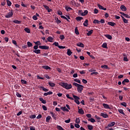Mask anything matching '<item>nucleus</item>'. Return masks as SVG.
<instances>
[{
    "label": "nucleus",
    "mask_w": 130,
    "mask_h": 130,
    "mask_svg": "<svg viewBox=\"0 0 130 130\" xmlns=\"http://www.w3.org/2000/svg\"><path fill=\"white\" fill-rule=\"evenodd\" d=\"M29 118H31V119H34V118H36V115H31L29 116Z\"/></svg>",
    "instance_id": "46"
},
{
    "label": "nucleus",
    "mask_w": 130,
    "mask_h": 130,
    "mask_svg": "<svg viewBox=\"0 0 130 130\" xmlns=\"http://www.w3.org/2000/svg\"><path fill=\"white\" fill-rule=\"evenodd\" d=\"M39 48L40 49H44L45 50H48V49H49V46L46 45L39 46Z\"/></svg>",
    "instance_id": "4"
},
{
    "label": "nucleus",
    "mask_w": 130,
    "mask_h": 130,
    "mask_svg": "<svg viewBox=\"0 0 130 130\" xmlns=\"http://www.w3.org/2000/svg\"><path fill=\"white\" fill-rule=\"evenodd\" d=\"M125 83H129V80L128 79H124V80L122 82V84L123 85H125Z\"/></svg>",
    "instance_id": "17"
},
{
    "label": "nucleus",
    "mask_w": 130,
    "mask_h": 130,
    "mask_svg": "<svg viewBox=\"0 0 130 130\" xmlns=\"http://www.w3.org/2000/svg\"><path fill=\"white\" fill-rule=\"evenodd\" d=\"M105 36L106 38H108V39H110V40L112 39V37L110 35H105Z\"/></svg>",
    "instance_id": "28"
},
{
    "label": "nucleus",
    "mask_w": 130,
    "mask_h": 130,
    "mask_svg": "<svg viewBox=\"0 0 130 130\" xmlns=\"http://www.w3.org/2000/svg\"><path fill=\"white\" fill-rule=\"evenodd\" d=\"M87 127H88V129H89V130L93 129V125H88Z\"/></svg>",
    "instance_id": "45"
},
{
    "label": "nucleus",
    "mask_w": 130,
    "mask_h": 130,
    "mask_svg": "<svg viewBox=\"0 0 130 130\" xmlns=\"http://www.w3.org/2000/svg\"><path fill=\"white\" fill-rule=\"evenodd\" d=\"M40 101L43 103V104H46V101L44 100L43 98H39Z\"/></svg>",
    "instance_id": "18"
},
{
    "label": "nucleus",
    "mask_w": 130,
    "mask_h": 130,
    "mask_svg": "<svg viewBox=\"0 0 130 130\" xmlns=\"http://www.w3.org/2000/svg\"><path fill=\"white\" fill-rule=\"evenodd\" d=\"M121 105H122V106H124V107H126V103L123 102L121 103Z\"/></svg>",
    "instance_id": "60"
},
{
    "label": "nucleus",
    "mask_w": 130,
    "mask_h": 130,
    "mask_svg": "<svg viewBox=\"0 0 130 130\" xmlns=\"http://www.w3.org/2000/svg\"><path fill=\"white\" fill-rule=\"evenodd\" d=\"M51 119H52L51 117L50 116H48L46 119V122H50Z\"/></svg>",
    "instance_id": "22"
},
{
    "label": "nucleus",
    "mask_w": 130,
    "mask_h": 130,
    "mask_svg": "<svg viewBox=\"0 0 130 130\" xmlns=\"http://www.w3.org/2000/svg\"><path fill=\"white\" fill-rule=\"evenodd\" d=\"M39 88L40 89H42V90H43V91H44V92H48V91H49V89H48L47 88H45L43 86H40Z\"/></svg>",
    "instance_id": "10"
},
{
    "label": "nucleus",
    "mask_w": 130,
    "mask_h": 130,
    "mask_svg": "<svg viewBox=\"0 0 130 130\" xmlns=\"http://www.w3.org/2000/svg\"><path fill=\"white\" fill-rule=\"evenodd\" d=\"M52 94H53V92H52V91H49L47 92H45L44 93V96H48V95H52Z\"/></svg>",
    "instance_id": "16"
},
{
    "label": "nucleus",
    "mask_w": 130,
    "mask_h": 130,
    "mask_svg": "<svg viewBox=\"0 0 130 130\" xmlns=\"http://www.w3.org/2000/svg\"><path fill=\"white\" fill-rule=\"evenodd\" d=\"M61 18L62 19H64L65 20H67V21H68V22H70V20L69 19H68V18H67V17L63 16V15H61Z\"/></svg>",
    "instance_id": "43"
},
{
    "label": "nucleus",
    "mask_w": 130,
    "mask_h": 130,
    "mask_svg": "<svg viewBox=\"0 0 130 130\" xmlns=\"http://www.w3.org/2000/svg\"><path fill=\"white\" fill-rule=\"evenodd\" d=\"M24 31L26 32V33H31V30L27 27L24 28Z\"/></svg>",
    "instance_id": "34"
},
{
    "label": "nucleus",
    "mask_w": 130,
    "mask_h": 130,
    "mask_svg": "<svg viewBox=\"0 0 130 130\" xmlns=\"http://www.w3.org/2000/svg\"><path fill=\"white\" fill-rule=\"evenodd\" d=\"M16 95L17 96V97H18V98H21V97H22V95H21V94H20V93L19 92H16Z\"/></svg>",
    "instance_id": "48"
},
{
    "label": "nucleus",
    "mask_w": 130,
    "mask_h": 130,
    "mask_svg": "<svg viewBox=\"0 0 130 130\" xmlns=\"http://www.w3.org/2000/svg\"><path fill=\"white\" fill-rule=\"evenodd\" d=\"M42 108L45 111H46V110H47V108L45 105L42 106Z\"/></svg>",
    "instance_id": "56"
},
{
    "label": "nucleus",
    "mask_w": 130,
    "mask_h": 130,
    "mask_svg": "<svg viewBox=\"0 0 130 130\" xmlns=\"http://www.w3.org/2000/svg\"><path fill=\"white\" fill-rule=\"evenodd\" d=\"M53 45H55V46H57L58 47L59 46V45L58 44V42H55L53 43Z\"/></svg>",
    "instance_id": "47"
},
{
    "label": "nucleus",
    "mask_w": 130,
    "mask_h": 130,
    "mask_svg": "<svg viewBox=\"0 0 130 130\" xmlns=\"http://www.w3.org/2000/svg\"><path fill=\"white\" fill-rule=\"evenodd\" d=\"M103 106L105 109H111V108H110V107H109V105L107 104H103Z\"/></svg>",
    "instance_id": "8"
},
{
    "label": "nucleus",
    "mask_w": 130,
    "mask_h": 130,
    "mask_svg": "<svg viewBox=\"0 0 130 130\" xmlns=\"http://www.w3.org/2000/svg\"><path fill=\"white\" fill-rule=\"evenodd\" d=\"M82 82L83 83V84H87L88 82L85 79H82Z\"/></svg>",
    "instance_id": "63"
},
{
    "label": "nucleus",
    "mask_w": 130,
    "mask_h": 130,
    "mask_svg": "<svg viewBox=\"0 0 130 130\" xmlns=\"http://www.w3.org/2000/svg\"><path fill=\"white\" fill-rule=\"evenodd\" d=\"M27 47L28 48L32 47V46H33V44H32V43H31L30 42H27Z\"/></svg>",
    "instance_id": "26"
},
{
    "label": "nucleus",
    "mask_w": 130,
    "mask_h": 130,
    "mask_svg": "<svg viewBox=\"0 0 130 130\" xmlns=\"http://www.w3.org/2000/svg\"><path fill=\"white\" fill-rule=\"evenodd\" d=\"M74 82H76L77 83H78V84H82V82H81V80L78 79H75Z\"/></svg>",
    "instance_id": "42"
},
{
    "label": "nucleus",
    "mask_w": 130,
    "mask_h": 130,
    "mask_svg": "<svg viewBox=\"0 0 130 130\" xmlns=\"http://www.w3.org/2000/svg\"><path fill=\"white\" fill-rule=\"evenodd\" d=\"M83 13V10H79L78 11V14H80L81 16H84Z\"/></svg>",
    "instance_id": "52"
},
{
    "label": "nucleus",
    "mask_w": 130,
    "mask_h": 130,
    "mask_svg": "<svg viewBox=\"0 0 130 130\" xmlns=\"http://www.w3.org/2000/svg\"><path fill=\"white\" fill-rule=\"evenodd\" d=\"M50 114L51 115L52 117H53V118L56 120V117H55V114H54L52 112H50Z\"/></svg>",
    "instance_id": "30"
},
{
    "label": "nucleus",
    "mask_w": 130,
    "mask_h": 130,
    "mask_svg": "<svg viewBox=\"0 0 130 130\" xmlns=\"http://www.w3.org/2000/svg\"><path fill=\"white\" fill-rule=\"evenodd\" d=\"M13 16V12L10 11L9 12L7 15H5V18H11Z\"/></svg>",
    "instance_id": "6"
},
{
    "label": "nucleus",
    "mask_w": 130,
    "mask_h": 130,
    "mask_svg": "<svg viewBox=\"0 0 130 130\" xmlns=\"http://www.w3.org/2000/svg\"><path fill=\"white\" fill-rule=\"evenodd\" d=\"M34 43H35V44H36V45H38V46L39 45H41V43L39 41L35 42H34Z\"/></svg>",
    "instance_id": "41"
},
{
    "label": "nucleus",
    "mask_w": 130,
    "mask_h": 130,
    "mask_svg": "<svg viewBox=\"0 0 130 130\" xmlns=\"http://www.w3.org/2000/svg\"><path fill=\"white\" fill-rule=\"evenodd\" d=\"M102 69H105L106 70H108V66L107 65H102L101 66Z\"/></svg>",
    "instance_id": "40"
},
{
    "label": "nucleus",
    "mask_w": 130,
    "mask_h": 130,
    "mask_svg": "<svg viewBox=\"0 0 130 130\" xmlns=\"http://www.w3.org/2000/svg\"><path fill=\"white\" fill-rule=\"evenodd\" d=\"M102 47H103V48H108V47H107V43H104L102 45Z\"/></svg>",
    "instance_id": "31"
},
{
    "label": "nucleus",
    "mask_w": 130,
    "mask_h": 130,
    "mask_svg": "<svg viewBox=\"0 0 130 130\" xmlns=\"http://www.w3.org/2000/svg\"><path fill=\"white\" fill-rule=\"evenodd\" d=\"M93 23L94 24H100V21H99L97 19H94L93 21Z\"/></svg>",
    "instance_id": "36"
},
{
    "label": "nucleus",
    "mask_w": 130,
    "mask_h": 130,
    "mask_svg": "<svg viewBox=\"0 0 130 130\" xmlns=\"http://www.w3.org/2000/svg\"><path fill=\"white\" fill-rule=\"evenodd\" d=\"M101 116H102L104 118H108L109 116L107 114H105L104 113H102L100 114Z\"/></svg>",
    "instance_id": "7"
},
{
    "label": "nucleus",
    "mask_w": 130,
    "mask_h": 130,
    "mask_svg": "<svg viewBox=\"0 0 130 130\" xmlns=\"http://www.w3.org/2000/svg\"><path fill=\"white\" fill-rule=\"evenodd\" d=\"M7 3L8 7H11L12 6V2H11V1L7 0Z\"/></svg>",
    "instance_id": "44"
},
{
    "label": "nucleus",
    "mask_w": 130,
    "mask_h": 130,
    "mask_svg": "<svg viewBox=\"0 0 130 130\" xmlns=\"http://www.w3.org/2000/svg\"><path fill=\"white\" fill-rule=\"evenodd\" d=\"M13 22L15 24H21V21L19 20H14Z\"/></svg>",
    "instance_id": "50"
},
{
    "label": "nucleus",
    "mask_w": 130,
    "mask_h": 130,
    "mask_svg": "<svg viewBox=\"0 0 130 130\" xmlns=\"http://www.w3.org/2000/svg\"><path fill=\"white\" fill-rule=\"evenodd\" d=\"M121 17L122 18L124 23H125V24H127V23H128V20L124 18V17H123L122 15H121Z\"/></svg>",
    "instance_id": "11"
},
{
    "label": "nucleus",
    "mask_w": 130,
    "mask_h": 130,
    "mask_svg": "<svg viewBox=\"0 0 130 130\" xmlns=\"http://www.w3.org/2000/svg\"><path fill=\"white\" fill-rule=\"evenodd\" d=\"M66 96H67L68 98H69V99H70L71 100H74V98H73L72 97H70V94H67L66 95Z\"/></svg>",
    "instance_id": "51"
},
{
    "label": "nucleus",
    "mask_w": 130,
    "mask_h": 130,
    "mask_svg": "<svg viewBox=\"0 0 130 130\" xmlns=\"http://www.w3.org/2000/svg\"><path fill=\"white\" fill-rule=\"evenodd\" d=\"M88 22H89L88 19H86L85 21H84V22L83 23V26H84V27H87V26L88 25Z\"/></svg>",
    "instance_id": "23"
},
{
    "label": "nucleus",
    "mask_w": 130,
    "mask_h": 130,
    "mask_svg": "<svg viewBox=\"0 0 130 130\" xmlns=\"http://www.w3.org/2000/svg\"><path fill=\"white\" fill-rule=\"evenodd\" d=\"M14 88H15V89H20V86L16 84L14 85Z\"/></svg>",
    "instance_id": "62"
},
{
    "label": "nucleus",
    "mask_w": 130,
    "mask_h": 130,
    "mask_svg": "<svg viewBox=\"0 0 130 130\" xmlns=\"http://www.w3.org/2000/svg\"><path fill=\"white\" fill-rule=\"evenodd\" d=\"M33 52L36 53V54H39L41 53V51L40 49L34 50Z\"/></svg>",
    "instance_id": "13"
},
{
    "label": "nucleus",
    "mask_w": 130,
    "mask_h": 130,
    "mask_svg": "<svg viewBox=\"0 0 130 130\" xmlns=\"http://www.w3.org/2000/svg\"><path fill=\"white\" fill-rule=\"evenodd\" d=\"M47 40L49 42H53V38L51 36L48 37Z\"/></svg>",
    "instance_id": "19"
},
{
    "label": "nucleus",
    "mask_w": 130,
    "mask_h": 130,
    "mask_svg": "<svg viewBox=\"0 0 130 130\" xmlns=\"http://www.w3.org/2000/svg\"><path fill=\"white\" fill-rule=\"evenodd\" d=\"M64 122H66V123H70V122H71V119L69 118L68 120H66L64 121Z\"/></svg>",
    "instance_id": "54"
},
{
    "label": "nucleus",
    "mask_w": 130,
    "mask_h": 130,
    "mask_svg": "<svg viewBox=\"0 0 130 130\" xmlns=\"http://www.w3.org/2000/svg\"><path fill=\"white\" fill-rule=\"evenodd\" d=\"M118 111L119 113H121V114H123V115H125V114H124V113L123 112V110L118 109Z\"/></svg>",
    "instance_id": "33"
},
{
    "label": "nucleus",
    "mask_w": 130,
    "mask_h": 130,
    "mask_svg": "<svg viewBox=\"0 0 130 130\" xmlns=\"http://www.w3.org/2000/svg\"><path fill=\"white\" fill-rule=\"evenodd\" d=\"M75 33L76 34V35H79L80 32H79V30H78V27H76L75 29Z\"/></svg>",
    "instance_id": "27"
},
{
    "label": "nucleus",
    "mask_w": 130,
    "mask_h": 130,
    "mask_svg": "<svg viewBox=\"0 0 130 130\" xmlns=\"http://www.w3.org/2000/svg\"><path fill=\"white\" fill-rule=\"evenodd\" d=\"M83 16H86V15H88V10H85L83 13Z\"/></svg>",
    "instance_id": "53"
},
{
    "label": "nucleus",
    "mask_w": 130,
    "mask_h": 130,
    "mask_svg": "<svg viewBox=\"0 0 130 130\" xmlns=\"http://www.w3.org/2000/svg\"><path fill=\"white\" fill-rule=\"evenodd\" d=\"M60 110H62V111H67V112H69V109L67 108V107H60Z\"/></svg>",
    "instance_id": "20"
},
{
    "label": "nucleus",
    "mask_w": 130,
    "mask_h": 130,
    "mask_svg": "<svg viewBox=\"0 0 130 130\" xmlns=\"http://www.w3.org/2000/svg\"><path fill=\"white\" fill-rule=\"evenodd\" d=\"M21 82L22 84H27V81H26V80L21 79Z\"/></svg>",
    "instance_id": "59"
},
{
    "label": "nucleus",
    "mask_w": 130,
    "mask_h": 130,
    "mask_svg": "<svg viewBox=\"0 0 130 130\" xmlns=\"http://www.w3.org/2000/svg\"><path fill=\"white\" fill-rule=\"evenodd\" d=\"M48 85H50V87H54L55 86V84L51 82H48Z\"/></svg>",
    "instance_id": "32"
},
{
    "label": "nucleus",
    "mask_w": 130,
    "mask_h": 130,
    "mask_svg": "<svg viewBox=\"0 0 130 130\" xmlns=\"http://www.w3.org/2000/svg\"><path fill=\"white\" fill-rule=\"evenodd\" d=\"M73 85L75 86V87H77V91L79 93H82V91H83L84 89V86L79 84L76 82L73 83Z\"/></svg>",
    "instance_id": "1"
},
{
    "label": "nucleus",
    "mask_w": 130,
    "mask_h": 130,
    "mask_svg": "<svg viewBox=\"0 0 130 130\" xmlns=\"http://www.w3.org/2000/svg\"><path fill=\"white\" fill-rule=\"evenodd\" d=\"M78 113L80 114H84L85 113V112H84V110H83V109L81 108V109H78Z\"/></svg>",
    "instance_id": "15"
},
{
    "label": "nucleus",
    "mask_w": 130,
    "mask_h": 130,
    "mask_svg": "<svg viewBox=\"0 0 130 130\" xmlns=\"http://www.w3.org/2000/svg\"><path fill=\"white\" fill-rule=\"evenodd\" d=\"M120 8L121 9V11H122L123 12H125V11L127 10V9L126 8V7H125L124 5H121L120 7Z\"/></svg>",
    "instance_id": "9"
},
{
    "label": "nucleus",
    "mask_w": 130,
    "mask_h": 130,
    "mask_svg": "<svg viewBox=\"0 0 130 130\" xmlns=\"http://www.w3.org/2000/svg\"><path fill=\"white\" fill-rule=\"evenodd\" d=\"M56 127L58 130H64L60 125H57Z\"/></svg>",
    "instance_id": "37"
},
{
    "label": "nucleus",
    "mask_w": 130,
    "mask_h": 130,
    "mask_svg": "<svg viewBox=\"0 0 130 130\" xmlns=\"http://www.w3.org/2000/svg\"><path fill=\"white\" fill-rule=\"evenodd\" d=\"M41 117H42V115L39 114L38 115V116L37 117V119H40V118H41Z\"/></svg>",
    "instance_id": "57"
},
{
    "label": "nucleus",
    "mask_w": 130,
    "mask_h": 130,
    "mask_svg": "<svg viewBox=\"0 0 130 130\" xmlns=\"http://www.w3.org/2000/svg\"><path fill=\"white\" fill-rule=\"evenodd\" d=\"M93 32V29H91V30L88 31V32L86 34V35L87 36H90L91 35H92Z\"/></svg>",
    "instance_id": "25"
},
{
    "label": "nucleus",
    "mask_w": 130,
    "mask_h": 130,
    "mask_svg": "<svg viewBox=\"0 0 130 130\" xmlns=\"http://www.w3.org/2000/svg\"><path fill=\"white\" fill-rule=\"evenodd\" d=\"M98 7L100 10H103L104 11H106V8H104L103 6H101L100 4H98Z\"/></svg>",
    "instance_id": "12"
},
{
    "label": "nucleus",
    "mask_w": 130,
    "mask_h": 130,
    "mask_svg": "<svg viewBox=\"0 0 130 130\" xmlns=\"http://www.w3.org/2000/svg\"><path fill=\"white\" fill-rule=\"evenodd\" d=\"M32 19L33 20H34L35 21H37V20H38V18H37L36 15H34L32 16Z\"/></svg>",
    "instance_id": "49"
},
{
    "label": "nucleus",
    "mask_w": 130,
    "mask_h": 130,
    "mask_svg": "<svg viewBox=\"0 0 130 130\" xmlns=\"http://www.w3.org/2000/svg\"><path fill=\"white\" fill-rule=\"evenodd\" d=\"M77 46H78V47L84 48V44L79 42L77 44Z\"/></svg>",
    "instance_id": "14"
},
{
    "label": "nucleus",
    "mask_w": 130,
    "mask_h": 130,
    "mask_svg": "<svg viewBox=\"0 0 130 130\" xmlns=\"http://www.w3.org/2000/svg\"><path fill=\"white\" fill-rule=\"evenodd\" d=\"M108 24L110 25V26H115V23L112 22H108Z\"/></svg>",
    "instance_id": "38"
},
{
    "label": "nucleus",
    "mask_w": 130,
    "mask_h": 130,
    "mask_svg": "<svg viewBox=\"0 0 130 130\" xmlns=\"http://www.w3.org/2000/svg\"><path fill=\"white\" fill-rule=\"evenodd\" d=\"M114 125H115V122H112L111 123H109L108 126L105 127V128H109V127L114 126Z\"/></svg>",
    "instance_id": "5"
},
{
    "label": "nucleus",
    "mask_w": 130,
    "mask_h": 130,
    "mask_svg": "<svg viewBox=\"0 0 130 130\" xmlns=\"http://www.w3.org/2000/svg\"><path fill=\"white\" fill-rule=\"evenodd\" d=\"M88 121H90V122H92V123L96 122V120H95L94 119V118H91L90 119H88Z\"/></svg>",
    "instance_id": "35"
},
{
    "label": "nucleus",
    "mask_w": 130,
    "mask_h": 130,
    "mask_svg": "<svg viewBox=\"0 0 130 130\" xmlns=\"http://www.w3.org/2000/svg\"><path fill=\"white\" fill-rule=\"evenodd\" d=\"M65 9L67 11V12H70V11H71V10H73V9H72V8L69 7L68 6H66L65 7Z\"/></svg>",
    "instance_id": "39"
},
{
    "label": "nucleus",
    "mask_w": 130,
    "mask_h": 130,
    "mask_svg": "<svg viewBox=\"0 0 130 130\" xmlns=\"http://www.w3.org/2000/svg\"><path fill=\"white\" fill-rule=\"evenodd\" d=\"M123 60L124 61H128V59H127V56H124L123 57Z\"/></svg>",
    "instance_id": "61"
},
{
    "label": "nucleus",
    "mask_w": 130,
    "mask_h": 130,
    "mask_svg": "<svg viewBox=\"0 0 130 130\" xmlns=\"http://www.w3.org/2000/svg\"><path fill=\"white\" fill-rule=\"evenodd\" d=\"M73 98H74L75 100V103H76V104H77L78 105H79L80 104V101H79V100L80 99V98L78 97L76 95H75L73 94Z\"/></svg>",
    "instance_id": "3"
},
{
    "label": "nucleus",
    "mask_w": 130,
    "mask_h": 130,
    "mask_svg": "<svg viewBox=\"0 0 130 130\" xmlns=\"http://www.w3.org/2000/svg\"><path fill=\"white\" fill-rule=\"evenodd\" d=\"M65 37L64 35H60V39L61 40H63V39H64Z\"/></svg>",
    "instance_id": "58"
},
{
    "label": "nucleus",
    "mask_w": 130,
    "mask_h": 130,
    "mask_svg": "<svg viewBox=\"0 0 130 130\" xmlns=\"http://www.w3.org/2000/svg\"><path fill=\"white\" fill-rule=\"evenodd\" d=\"M67 54L68 55H69V56H70V55H72V54H73V52H72L71 51V49H68L67 50Z\"/></svg>",
    "instance_id": "24"
},
{
    "label": "nucleus",
    "mask_w": 130,
    "mask_h": 130,
    "mask_svg": "<svg viewBox=\"0 0 130 130\" xmlns=\"http://www.w3.org/2000/svg\"><path fill=\"white\" fill-rule=\"evenodd\" d=\"M75 19L78 22H80V21H81V20H83V17H82L81 16H78V17H76Z\"/></svg>",
    "instance_id": "21"
},
{
    "label": "nucleus",
    "mask_w": 130,
    "mask_h": 130,
    "mask_svg": "<svg viewBox=\"0 0 130 130\" xmlns=\"http://www.w3.org/2000/svg\"><path fill=\"white\" fill-rule=\"evenodd\" d=\"M75 122L76 123H80V118H76Z\"/></svg>",
    "instance_id": "55"
},
{
    "label": "nucleus",
    "mask_w": 130,
    "mask_h": 130,
    "mask_svg": "<svg viewBox=\"0 0 130 130\" xmlns=\"http://www.w3.org/2000/svg\"><path fill=\"white\" fill-rule=\"evenodd\" d=\"M60 86H61L62 88H64L67 90H69V89H72V88L73 87V86H72V84H68V83H64V82H61L60 83Z\"/></svg>",
    "instance_id": "2"
},
{
    "label": "nucleus",
    "mask_w": 130,
    "mask_h": 130,
    "mask_svg": "<svg viewBox=\"0 0 130 130\" xmlns=\"http://www.w3.org/2000/svg\"><path fill=\"white\" fill-rule=\"evenodd\" d=\"M42 68L45 70H51V68L49 66H42Z\"/></svg>",
    "instance_id": "29"
},
{
    "label": "nucleus",
    "mask_w": 130,
    "mask_h": 130,
    "mask_svg": "<svg viewBox=\"0 0 130 130\" xmlns=\"http://www.w3.org/2000/svg\"><path fill=\"white\" fill-rule=\"evenodd\" d=\"M94 14H98V10L97 9L95 8L94 9Z\"/></svg>",
    "instance_id": "64"
}]
</instances>
